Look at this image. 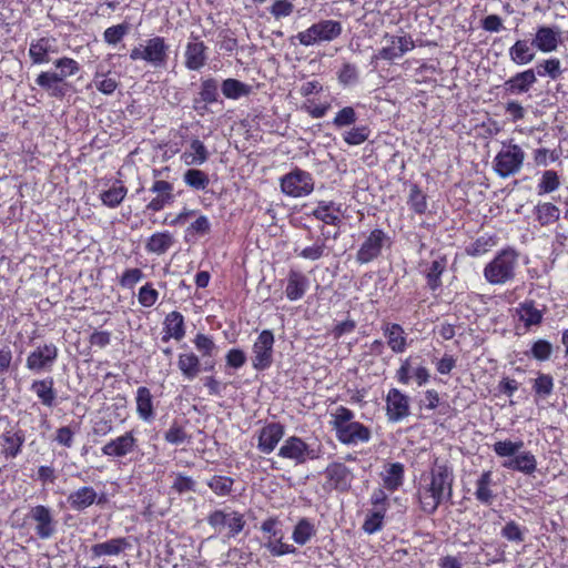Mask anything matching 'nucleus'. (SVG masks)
Wrapping results in <instances>:
<instances>
[{"instance_id":"9","label":"nucleus","mask_w":568,"mask_h":568,"mask_svg":"<svg viewBox=\"0 0 568 568\" xmlns=\"http://www.w3.org/2000/svg\"><path fill=\"white\" fill-rule=\"evenodd\" d=\"M207 523L219 532H221L224 528H227L229 538L239 535L245 526V519L242 514L235 510L225 511L224 509H216L211 513L207 517Z\"/></svg>"},{"instance_id":"8","label":"nucleus","mask_w":568,"mask_h":568,"mask_svg":"<svg viewBox=\"0 0 568 568\" xmlns=\"http://www.w3.org/2000/svg\"><path fill=\"white\" fill-rule=\"evenodd\" d=\"M390 237L381 229L373 230L356 253L359 264H367L376 260L385 245L390 246Z\"/></svg>"},{"instance_id":"38","label":"nucleus","mask_w":568,"mask_h":568,"mask_svg":"<svg viewBox=\"0 0 568 568\" xmlns=\"http://www.w3.org/2000/svg\"><path fill=\"white\" fill-rule=\"evenodd\" d=\"M173 243L174 239L172 234L169 232H159L149 239L145 248L150 253L162 255L173 245Z\"/></svg>"},{"instance_id":"59","label":"nucleus","mask_w":568,"mask_h":568,"mask_svg":"<svg viewBox=\"0 0 568 568\" xmlns=\"http://www.w3.org/2000/svg\"><path fill=\"white\" fill-rule=\"evenodd\" d=\"M386 508L382 507L368 515L363 524V529L367 534H374L382 529Z\"/></svg>"},{"instance_id":"61","label":"nucleus","mask_w":568,"mask_h":568,"mask_svg":"<svg viewBox=\"0 0 568 568\" xmlns=\"http://www.w3.org/2000/svg\"><path fill=\"white\" fill-rule=\"evenodd\" d=\"M164 439L172 445H180L190 439L183 426L174 422L164 434Z\"/></svg>"},{"instance_id":"23","label":"nucleus","mask_w":568,"mask_h":568,"mask_svg":"<svg viewBox=\"0 0 568 568\" xmlns=\"http://www.w3.org/2000/svg\"><path fill=\"white\" fill-rule=\"evenodd\" d=\"M36 83L45 90L50 97L62 99L69 92L70 85L68 83H61V78H58L55 74L51 72H41L37 79Z\"/></svg>"},{"instance_id":"4","label":"nucleus","mask_w":568,"mask_h":568,"mask_svg":"<svg viewBox=\"0 0 568 568\" xmlns=\"http://www.w3.org/2000/svg\"><path fill=\"white\" fill-rule=\"evenodd\" d=\"M342 33V24L335 20H321L314 23L305 31L298 32L296 39L305 47L313 45L322 41H332Z\"/></svg>"},{"instance_id":"20","label":"nucleus","mask_w":568,"mask_h":568,"mask_svg":"<svg viewBox=\"0 0 568 568\" xmlns=\"http://www.w3.org/2000/svg\"><path fill=\"white\" fill-rule=\"evenodd\" d=\"M150 191L156 194L146 205L150 211L159 212L174 201L173 185L168 181L155 180Z\"/></svg>"},{"instance_id":"50","label":"nucleus","mask_w":568,"mask_h":568,"mask_svg":"<svg viewBox=\"0 0 568 568\" xmlns=\"http://www.w3.org/2000/svg\"><path fill=\"white\" fill-rule=\"evenodd\" d=\"M536 77L549 75L552 80H556L561 74L560 61L558 59H548L538 63L534 69Z\"/></svg>"},{"instance_id":"56","label":"nucleus","mask_w":568,"mask_h":568,"mask_svg":"<svg viewBox=\"0 0 568 568\" xmlns=\"http://www.w3.org/2000/svg\"><path fill=\"white\" fill-rule=\"evenodd\" d=\"M524 447V442L501 440L494 444L493 448L499 457L515 456Z\"/></svg>"},{"instance_id":"39","label":"nucleus","mask_w":568,"mask_h":568,"mask_svg":"<svg viewBox=\"0 0 568 568\" xmlns=\"http://www.w3.org/2000/svg\"><path fill=\"white\" fill-rule=\"evenodd\" d=\"M178 366L183 376L187 379H194L201 371L200 359L194 353L181 354L179 356Z\"/></svg>"},{"instance_id":"58","label":"nucleus","mask_w":568,"mask_h":568,"mask_svg":"<svg viewBox=\"0 0 568 568\" xmlns=\"http://www.w3.org/2000/svg\"><path fill=\"white\" fill-rule=\"evenodd\" d=\"M357 121V114L353 106H344L341 109L335 118L333 119L332 123L335 128L342 129L346 126H351L355 124Z\"/></svg>"},{"instance_id":"41","label":"nucleus","mask_w":568,"mask_h":568,"mask_svg":"<svg viewBox=\"0 0 568 568\" xmlns=\"http://www.w3.org/2000/svg\"><path fill=\"white\" fill-rule=\"evenodd\" d=\"M221 90L225 98L236 100L243 95H247L251 92V87L236 79L230 78L222 82Z\"/></svg>"},{"instance_id":"29","label":"nucleus","mask_w":568,"mask_h":568,"mask_svg":"<svg viewBox=\"0 0 568 568\" xmlns=\"http://www.w3.org/2000/svg\"><path fill=\"white\" fill-rule=\"evenodd\" d=\"M503 466L507 469L531 475L537 468V459L530 452H521L515 455L513 459L504 462Z\"/></svg>"},{"instance_id":"34","label":"nucleus","mask_w":568,"mask_h":568,"mask_svg":"<svg viewBox=\"0 0 568 568\" xmlns=\"http://www.w3.org/2000/svg\"><path fill=\"white\" fill-rule=\"evenodd\" d=\"M339 211H341L339 206L336 205L335 202L322 201L318 203V206L316 209H314L311 214L315 219H317L326 224L337 225L341 222V219L338 216Z\"/></svg>"},{"instance_id":"47","label":"nucleus","mask_w":568,"mask_h":568,"mask_svg":"<svg viewBox=\"0 0 568 568\" xmlns=\"http://www.w3.org/2000/svg\"><path fill=\"white\" fill-rule=\"evenodd\" d=\"M264 547L270 551L272 556L280 557L287 554H296L297 549L293 545L283 542V534L276 538L268 537Z\"/></svg>"},{"instance_id":"28","label":"nucleus","mask_w":568,"mask_h":568,"mask_svg":"<svg viewBox=\"0 0 568 568\" xmlns=\"http://www.w3.org/2000/svg\"><path fill=\"white\" fill-rule=\"evenodd\" d=\"M308 284L307 277L298 271H290L287 276V285L285 288L286 297L290 301H297L303 297Z\"/></svg>"},{"instance_id":"10","label":"nucleus","mask_w":568,"mask_h":568,"mask_svg":"<svg viewBox=\"0 0 568 568\" xmlns=\"http://www.w3.org/2000/svg\"><path fill=\"white\" fill-rule=\"evenodd\" d=\"M274 334L270 329L260 333L253 344V367L257 371L268 368L273 363Z\"/></svg>"},{"instance_id":"13","label":"nucleus","mask_w":568,"mask_h":568,"mask_svg":"<svg viewBox=\"0 0 568 568\" xmlns=\"http://www.w3.org/2000/svg\"><path fill=\"white\" fill-rule=\"evenodd\" d=\"M207 47L200 37L193 32L190 36V41L186 43L184 52V65L187 70L197 71L202 69L207 61Z\"/></svg>"},{"instance_id":"51","label":"nucleus","mask_w":568,"mask_h":568,"mask_svg":"<svg viewBox=\"0 0 568 568\" xmlns=\"http://www.w3.org/2000/svg\"><path fill=\"white\" fill-rule=\"evenodd\" d=\"M552 351L554 347L550 342L547 339H537L532 343L530 352L527 353V355H530L539 362H545L550 358Z\"/></svg>"},{"instance_id":"63","label":"nucleus","mask_w":568,"mask_h":568,"mask_svg":"<svg viewBox=\"0 0 568 568\" xmlns=\"http://www.w3.org/2000/svg\"><path fill=\"white\" fill-rule=\"evenodd\" d=\"M128 31L129 26L125 23L112 26L105 29L103 33V39L109 44H116L123 39Z\"/></svg>"},{"instance_id":"17","label":"nucleus","mask_w":568,"mask_h":568,"mask_svg":"<svg viewBox=\"0 0 568 568\" xmlns=\"http://www.w3.org/2000/svg\"><path fill=\"white\" fill-rule=\"evenodd\" d=\"M135 447L136 438L134 437L132 432H126L125 434L106 443L101 448V452L105 456L121 458L132 453Z\"/></svg>"},{"instance_id":"54","label":"nucleus","mask_w":568,"mask_h":568,"mask_svg":"<svg viewBox=\"0 0 568 568\" xmlns=\"http://www.w3.org/2000/svg\"><path fill=\"white\" fill-rule=\"evenodd\" d=\"M526 528H521L516 521H508L501 529L500 535L508 541L523 542L525 540Z\"/></svg>"},{"instance_id":"60","label":"nucleus","mask_w":568,"mask_h":568,"mask_svg":"<svg viewBox=\"0 0 568 568\" xmlns=\"http://www.w3.org/2000/svg\"><path fill=\"white\" fill-rule=\"evenodd\" d=\"M532 388L538 396L545 398L552 393L554 379L549 374L539 373Z\"/></svg>"},{"instance_id":"3","label":"nucleus","mask_w":568,"mask_h":568,"mask_svg":"<svg viewBox=\"0 0 568 568\" xmlns=\"http://www.w3.org/2000/svg\"><path fill=\"white\" fill-rule=\"evenodd\" d=\"M169 58V45L164 38L153 37L149 39L145 45L134 47L130 52L132 61L143 60L154 68L165 67Z\"/></svg>"},{"instance_id":"7","label":"nucleus","mask_w":568,"mask_h":568,"mask_svg":"<svg viewBox=\"0 0 568 568\" xmlns=\"http://www.w3.org/2000/svg\"><path fill=\"white\" fill-rule=\"evenodd\" d=\"M325 483L323 488L346 493L351 489L354 480L353 471L343 463L333 462L324 470Z\"/></svg>"},{"instance_id":"15","label":"nucleus","mask_w":568,"mask_h":568,"mask_svg":"<svg viewBox=\"0 0 568 568\" xmlns=\"http://www.w3.org/2000/svg\"><path fill=\"white\" fill-rule=\"evenodd\" d=\"M537 82L536 73L534 69H527L518 72L503 84L505 95H519L529 92V90Z\"/></svg>"},{"instance_id":"22","label":"nucleus","mask_w":568,"mask_h":568,"mask_svg":"<svg viewBox=\"0 0 568 568\" xmlns=\"http://www.w3.org/2000/svg\"><path fill=\"white\" fill-rule=\"evenodd\" d=\"M219 98V84L213 78H207L201 81V89L199 98L193 100V108L195 111H206V104L215 103Z\"/></svg>"},{"instance_id":"6","label":"nucleus","mask_w":568,"mask_h":568,"mask_svg":"<svg viewBox=\"0 0 568 568\" xmlns=\"http://www.w3.org/2000/svg\"><path fill=\"white\" fill-rule=\"evenodd\" d=\"M525 160V153L517 144H510L503 149L494 160V169L501 178H507L520 171Z\"/></svg>"},{"instance_id":"5","label":"nucleus","mask_w":568,"mask_h":568,"mask_svg":"<svg viewBox=\"0 0 568 568\" xmlns=\"http://www.w3.org/2000/svg\"><path fill=\"white\" fill-rule=\"evenodd\" d=\"M280 184L282 192L292 197L306 196L314 190L312 174L298 168L283 175Z\"/></svg>"},{"instance_id":"16","label":"nucleus","mask_w":568,"mask_h":568,"mask_svg":"<svg viewBox=\"0 0 568 568\" xmlns=\"http://www.w3.org/2000/svg\"><path fill=\"white\" fill-rule=\"evenodd\" d=\"M337 439L345 445L367 443L371 439V430L358 422H351L336 430Z\"/></svg>"},{"instance_id":"36","label":"nucleus","mask_w":568,"mask_h":568,"mask_svg":"<svg viewBox=\"0 0 568 568\" xmlns=\"http://www.w3.org/2000/svg\"><path fill=\"white\" fill-rule=\"evenodd\" d=\"M182 159L186 165H201L209 159V151L204 143L199 139L191 141L190 151L182 154Z\"/></svg>"},{"instance_id":"40","label":"nucleus","mask_w":568,"mask_h":568,"mask_svg":"<svg viewBox=\"0 0 568 568\" xmlns=\"http://www.w3.org/2000/svg\"><path fill=\"white\" fill-rule=\"evenodd\" d=\"M491 471H484L476 481L475 496L477 500L483 504L490 505L494 499V494L490 489Z\"/></svg>"},{"instance_id":"55","label":"nucleus","mask_w":568,"mask_h":568,"mask_svg":"<svg viewBox=\"0 0 568 568\" xmlns=\"http://www.w3.org/2000/svg\"><path fill=\"white\" fill-rule=\"evenodd\" d=\"M171 489L180 495L190 491H195L196 481L192 477L186 476L183 473H178L174 475V480L172 483Z\"/></svg>"},{"instance_id":"30","label":"nucleus","mask_w":568,"mask_h":568,"mask_svg":"<svg viewBox=\"0 0 568 568\" xmlns=\"http://www.w3.org/2000/svg\"><path fill=\"white\" fill-rule=\"evenodd\" d=\"M129 547H131V545L126 538L118 537L104 542L93 545L91 547V552L94 557L115 556Z\"/></svg>"},{"instance_id":"49","label":"nucleus","mask_w":568,"mask_h":568,"mask_svg":"<svg viewBox=\"0 0 568 568\" xmlns=\"http://www.w3.org/2000/svg\"><path fill=\"white\" fill-rule=\"evenodd\" d=\"M126 187L123 185L112 186L111 189L103 191L100 194L102 203L109 207L119 206L126 195Z\"/></svg>"},{"instance_id":"64","label":"nucleus","mask_w":568,"mask_h":568,"mask_svg":"<svg viewBox=\"0 0 568 568\" xmlns=\"http://www.w3.org/2000/svg\"><path fill=\"white\" fill-rule=\"evenodd\" d=\"M158 297V291L154 290L150 283L143 285L138 294L139 303L144 307L153 306L156 303Z\"/></svg>"},{"instance_id":"43","label":"nucleus","mask_w":568,"mask_h":568,"mask_svg":"<svg viewBox=\"0 0 568 568\" xmlns=\"http://www.w3.org/2000/svg\"><path fill=\"white\" fill-rule=\"evenodd\" d=\"M447 261L446 257H439L432 262L427 273V285L432 291L437 290L442 285L440 276L446 270Z\"/></svg>"},{"instance_id":"24","label":"nucleus","mask_w":568,"mask_h":568,"mask_svg":"<svg viewBox=\"0 0 568 568\" xmlns=\"http://www.w3.org/2000/svg\"><path fill=\"white\" fill-rule=\"evenodd\" d=\"M97 500V491L91 486H82L79 489L70 493L67 497V503L70 508L75 511H83L89 508Z\"/></svg>"},{"instance_id":"12","label":"nucleus","mask_w":568,"mask_h":568,"mask_svg":"<svg viewBox=\"0 0 568 568\" xmlns=\"http://www.w3.org/2000/svg\"><path fill=\"white\" fill-rule=\"evenodd\" d=\"M28 517L36 523L34 531L40 539H50L57 532V520L52 511L44 505L31 507Z\"/></svg>"},{"instance_id":"31","label":"nucleus","mask_w":568,"mask_h":568,"mask_svg":"<svg viewBox=\"0 0 568 568\" xmlns=\"http://www.w3.org/2000/svg\"><path fill=\"white\" fill-rule=\"evenodd\" d=\"M136 413L144 422H150L154 417L153 396L150 389L141 386L136 389Z\"/></svg>"},{"instance_id":"37","label":"nucleus","mask_w":568,"mask_h":568,"mask_svg":"<svg viewBox=\"0 0 568 568\" xmlns=\"http://www.w3.org/2000/svg\"><path fill=\"white\" fill-rule=\"evenodd\" d=\"M2 439L6 444V456L14 458L20 454L21 447L26 440V436L21 429L6 430L2 434Z\"/></svg>"},{"instance_id":"21","label":"nucleus","mask_w":568,"mask_h":568,"mask_svg":"<svg viewBox=\"0 0 568 568\" xmlns=\"http://www.w3.org/2000/svg\"><path fill=\"white\" fill-rule=\"evenodd\" d=\"M560 30L556 27H539L531 42L541 52H552L560 43Z\"/></svg>"},{"instance_id":"46","label":"nucleus","mask_w":568,"mask_h":568,"mask_svg":"<svg viewBox=\"0 0 568 568\" xmlns=\"http://www.w3.org/2000/svg\"><path fill=\"white\" fill-rule=\"evenodd\" d=\"M184 183L195 190H205L210 183L209 175L197 169H189L183 174Z\"/></svg>"},{"instance_id":"27","label":"nucleus","mask_w":568,"mask_h":568,"mask_svg":"<svg viewBox=\"0 0 568 568\" xmlns=\"http://www.w3.org/2000/svg\"><path fill=\"white\" fill-rule=\"evenodd\" d=\"M383 333L385 337L387 338V345L390 347V349L396 353H403L407 347V341L406 335L404 332V328L396 323L393 324H385L383 326Z\"/></svg>"},{"instance_id":"19","label":"nucleus","mask_w":568,"mask_h":568,"mask_svg":"<svg viewBox=\"0 0 568 568\" xmlns=\"http://www.w3.org/2000/svg\"><path fill=\"white\" fill-rule=\"evenodd\" d=\"M284 436V426L280 423H270L258 435L257 448L263 454L272 453Z\"/></svg>"},{"instance_id":"52","label":"nucleus","mask_w":568,"mask_h":568,"mask_svg":"<svg viewBox=\"0 0 568 568\" xmlns=\"http://www.w3.org/2000/svg\"><path fill=\"white\" fill-rule=\"evenodd\" d=\"M560 185V180L556 171L547 170L542 173L538 184V194L542 195L556 191Z\"/></svg>"},{"instance_id":"18","label":"nucleus","mask_w":568,"mask_h":568,"mask_svg":"<svg viewBox=\"0 0 568 568\" xmlns=\"http://www.w3.org/2000/svg\"><path fill=\"white\" fill-rule=\"evenodd\" d=\"M387 417L390 422H398L409 415L408 397L396 388H392L386 397Z\"/></svg>"},{"instance_id":"33","label":"nucleus","mask_w":568,"mask_h":568,"mask_svg":"<svg viewBox=\"0 0 568 568\" xmlns=\"http://www.w3.org/2000/svg\"><path fill=\"white\" fill-rule=\"evenodd\" d=\"M54 382L52 377L34 381L31 385V390L34 392L40 399L41 404L47 407H52L55 402V390L53 388Z\"/></svg>"},{"instance_id":"35","label":"nucleus","mask_w":568,"mask_h":568,"mask_svg":"<svg viewBox=\"0 0 568 568\" xmlns=\"http://www.w3.org/2000/svg\"><path fill=\"white\" fill-rule=\"evenodd\" d=\"M531 47L532 45L526 40H517L514 45L509 48L510 60L518 65L530 63L535 59V52Z\"/></svg>"},{"instance_id":"32","label":"nucleus","mask_w":568,"mask_h":568,"mask_svg":"<svg viewBox=\"0 0 568 568\" xmlns=\"http://www.w3.org/2000/svg\"><path fill=\"white\" fill-rule=\"evenodd\" d=\"M516 313L527 328L540 325L544 317L542 311L538 310L531 300L520 303L516 308Z\"/></svg>"},{"instance_id":"14","label":"nucleus","mask_w":568,"mask_h":568,"mask_svg":"<svg viewBox=\"0 0 568 568\" xmlns=\"http://www.w3.org/2000/svg\"><path fill=\"white\" fill-rule=\"evenodd\" d=\"M57 357V346L54 344H44L29 354L27 357V367L33 372L50 369Z\"/></svg>"},{"instance_id":"11","label":"nucleus","mask_w":568,"mask_h":568,"mask_svg":"<svg viewBox=\"0 0 568 568\" xmlns=\"http://www.w3.org/2000/svg\"><path fill=\"white\" fill-rule=\"evenodd\" d=\"M278 456L292 459L296 465L304 464L307 459L318 458V453L310 448V446L300 437L291 436L278 450Z\"/></svg>"},{"instance_id":"44","label":"nucleus","mask_w":568,"mask_h":568,"mask_svg":"<svg viewBox=\"0 0 568 568\" xmlns=\"http://www.w3.org/2000/svg\"><path fill=\"white\" fill-rule=\"evenodd\" d=\"M536 220L540 225H548L559 220L560 211L552 203H541L535 207Z\"/></svg>"},{"instance_id":"25","label":"nucleus","mask_w":568,"mask_h":568,"mask_svg":"<svg viewBox=\"0 0 568 568\" xmlns=\"http://www.w3.org/2000/svg\"><path fill=\"white\" fill-rule=\"evenodd\" d=\"M55 39L42 37L30 43L29 57L34 64L47 63L50 61L49 53L57 52L54 49Z\"/></svg>"},{"instance_id":"57","label":"nucleus","mask_w":568,"mask_h":568,"mask_svg":"<svg viewBox=\"0 0 568 568\" xmlns=\"http://www.w3.org/2000/svg\"><path fill=\"white\" fill-rule=\"evenodd\" d=\"M233 479L226 476H213L207 486L219 496H227L232 491Z\"/></svg>"},{"instance_id":"45","label":"nucleus","mask_w":568,"mask_h":568,"mask_svg":"<svg viewBox=\"0 0 568 568\" xmlns=\"http://www.w3.org/2000/svg\"><path fill=\"white\" fill-rule=\"evenodd\" d=\"M404 479V465L400 463H393L386 470V475L383 478L384 486L390 490H396L402 486Z\"/></svg>"},{"instance_id":"42","label":"nucleus","mask_w":568,"mask_h":568,"mask_svg":"<svg viewBox=\"0 0 568 568\" xmlns=\"http://www.w3.org/2000/svg\"><path fill=\"white\" fill-rule=\"evenodd\" d=\"M315 534L316 529L314 525L307 518H302L295 525L292 538L297 545L303 546L308 542Z\"/></svg>"},{"instance_id":"62","label":"nucleus","mask_w":568,"mask_h":568,"mask_svg":"<svg viewBox=\"0 0 568 568\" xmlns=\"http://www.w3.org/2000/svg\"><path fill=\"white\" fill-rule=\"evenodd\" d=\"M325 239H318L313 245L303 248L300 256L305 260L317 261L325 255Z\"/></svg>"},{"instance_id":"53","label":"nucleus","mask_w":568,"mask_h":568,"mask_svg":"<svg viewBox=\"0 0 568 568\" xmlns=\"http://www.w3.org/2000/svg\"><path fill=\"white\" fill-rule=\"evenodd\" d=\"M410 209L417 214H424L427 210L426 195L422 192L417 184L410 186L408 199Z\"/></svg>"},{"instance_id":"26","label":"nucleus","mask_w":568,"mask_h":568,"mask_svg":"<svg viewBox=\"0 0 568 568\" xmlns=\"http://www.w3.org/2000/svg\"><path fill=\"white\" fill-rule=\"evenodd\" d=\"M164 335L162 336L163 342H168L170 338L181 341L185 335L184 317L178 312L173 311L169 313L164 320Z\"/></svg>"},{"instance_id":"2","label":"nucleus","mask_w":568,"mask_h":568,"mask_svg":"<svg viewBox=\"0 0 568 568\" xmlns=\"http://www.w3.org/2000/svg\"><path fill=\"white\" fill-rule=\"evenodd\" d=\"M518 266V253L514 248H505L484 268V276L489 284L500 285L513 281Z\"/></svg>"},{"instance_id":"48","label":"nucleus","mask_w":568,"mask_h":568,"mask_svg":"<svg viewBox=\"0 0 568 568\" xmlns=\"http://www.w3.org/2000/svg\"><path fill=\"white\" fill-rule=\"evenodd\" d=\"M371 129L367 125L353 126L343 133V140L347 145H359L368 140Z\"/></svg>"},{"instance_id":"1","label":"nucleus","mask_w":568,"mask_h":568,"mask_svg":"<svg viewBox=\"0 0 568 568\" xmlns=\"http://www.w3.org/2000/svg\"><path fill=\"white\" fill-rule=\"evenodd\" d=\"M454 473L445 463L435 459L427 476L418 488V499L423 511L434 514L438 506L453 496Z\"/></svg>"}]
</instances>
